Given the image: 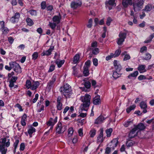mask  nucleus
Here are the masks:
<instances>
[{
    "instance_id": "37",
    "label": "nucleus",
    "mask_w": 154,
    "mask_h": 154,
    "mask_svg": "<svg viewBox=\"0 0 154 154\" xmlns=\"http://www.w3.org/2000/svg\"><path fill=\"white\" fill-rule=\"evenodd\" d=\"M117 72L118 71H116L114 72L112 75L113 77L115 79L121 76V74L118 73Z\"/></svg>"
},
{
    "instance_id": "18",
    "label": "nucleus",
    "mask_w": 154,
    "mask_h": 154,
    "mask_svg": "<svg viewBox=\"0 0 154 154\" xmlns=\"http://www.w3.org/2000/svg\"><path fill=\"white\" fill-rule=\"evenodd\" d=\"M114 66L115 69H116V71L119 72L122 69L121 65L116 60H114L113 62Z\"/></svg>"
},
{
    "instance_id": "12",
    "label": "nucleus",
    "mask_w": 154,
    "mask_h": 154,
    "mask_svg": "<svg viewBox=\"0 0 154 154\" xmlns=\"http://www.w3.org/2000/svg\"><path fill=\"white\" fill-rule=\"evenodd\" d=\"M57 76V74H54L51 80L49 81L48 83V88H51L56 80V78Z\"/></svg>"
},
{
    "instance_id": "24",
    "label": "nucleus",
    "mask_w": 154,
    "mask_h": 154,
    "mask_svg": "<svg viewBox=\"0 0 154 154\" xmlns=\"http://www.w3.org/2000/svg\"><path fill=\"white\" fill-rule=\"evenodd\" d=\"M135 128H136L137 129V131L139 130H142L145 129L146 126L144 125L142 123L139 124L137 126H134Z\"/></svg>"
},
{
    "instance_id": "39",
    "label": "nucleus",
    "mask_w": 154,
    "mask_h": 154,
    "mask_svg": "<svg viewBox=\"0 0 154 154\" xmlns=\"http://www.w3.org/2000/svg\"><path fill=\"white\" fill-rule=\"evenodd\" d=\"M27 24L29 26H31L34 24L32 20L29 18H27L26 19Z\"/></svg>"
},
{
    "instance_id": "30",
    "label": "nucleus",
    "mask_w": 154,
    "mask_h": 154,
    "mask_svg": "<svg viewBox=\"0 0 154 154\" xmlns=\"http://www.w3.org/2000/svg\"><path fill=\"white\" fill-rule=\"evenodd\" d=\"M79 55L78 54H76L73 58L72 63L73 64L77 63L79 62Z\"/></svg>"
},
{
    "instance_id": "15",
    "label": "nucleus",
    "mask_w": 154,
    "mask_h": 154,
    "mask_svg": "<svg viewBox=\"0 0 154 154\" xmlns=\"http://www.w3.org/2000/svg\"><path fill=\"white\" fill-rule=\"evenodd\" d=\"M122 5L125 8H127L129 5H131L133 4L132 0H122Z\"/></svg>"
},
{
    "instance_id": "11",
    "label": "nucleus",
    "mask_w": 154,
    "mask_h": 154,
    "mask_svg": "<svg viewBox=\"0 0 154 154\" xmlns=\"http://www.w3.org/2000/svg\"><path fill=\"white\" fill-rule=\"evenodd\" d=\"M13 69L14 71L17 73L21 72V68L19 64L15 62H13Z\"/></svg>"
},
{
    "instance_id": "9",
    "label": "nucleus",
    "mask_w": 154,
    "mask_h": 154,
    "mask_svg": "<svg viewBox=\"0 0 154 154\" xmlns=\"http://www.w3.org/2000/svg\"><path fill=\"white\" fill-rule=\"evenodd\" d=\"M118 143V139L117 138L113 139L109 144V145L112 150H114L115 147H116Z\"/></svg>"
},
{
    "instance_id": "54",
    "label": "nucleus",
    "mask_w": 154,
    "mask_h": 154,
    "mask_svg": "<svg viewBox=\"0 0 154 154\" xmlns=\"http://www.w3.org/2000/svg\"><path fill=\"white\" fill-rule=\"evenodd\" d=\"M112 21V19L110 17H108L106 22V25L109 26L110 25L111 22Z\"/></svg>"
},
{
    "instance_id": "56",
    "label": "nucleus",
    "mask_w": 154,
    "mask_h": 154,
    "mask_svg": "<svg viewBox=\"0 0 154 154\" xmlns=\"http://www.w3.org/2000/svg\"><path fill=\"white\" fill-rule=\"evenodd\" d=\"M41 7L42 9H44L46 7V3L45 2L43 1L41 3Z\"/></svg>"
},
{
    "instance_id": "49",
    "label": "nucleus",
    "mask_w": 154,
    "mask_h": 154,
    "mask_svg": "<svg viewBox=\"0 0 154 154\" xmlns=\"http://www.w3.org/2000/svg\"><path fill=\"white\" fill-rule=\"evenodd\" d=\"M30 14L32 16H36L37 15L36 11L34 10H32L28 11Z\"/></svg>"
},
{
    "instance_id": "58",
    "label": "nucleus",
    "mask_w": 154,
    "mask_h": 154,
    "mask_svg": "<svg viewBox=\"0 0 154 154\" xmlns=\"http://www.w3.org/2000/svg\"><path fill=\"white\" fill-rule=\"evenodd\" d=\"M73 74L75 75H76L78 73L77 70L75 66L73 67Z\"/></svg>"
},
{
    "instance_id": "13",
    "label": "nucleus",
    "mask_w": 154,
    "mask_h": 154,
    "mask_svg": "<svg viewBox=\"0 0 154 154\" xmlns=\"http://www.w3.org/2000/svg\"><path fill=\"white\" fill-rule=\"evenodd\" d=\"M140 106L141 109L143 110V112L145 113L147 112V105L146 102L144 101H142L140 103Z\"/></svg>"
},
{
    "instance_id": "55",
    "label": "nucleus",
    "mask_w": 154,
    "mask_h": 154,
    "mask_svg": "<svg viewBox=\"0 0 154 154\" xmlns=\"http://www.w3.org/2000/svg\"><path fill=\"white\" fill-rule=\"evenodd\" d=\"M114 54L113 53H111L109 55L107 56L106 57V60H109L112 58L114 57Z\"/></svg>"
},
{
    "instance_id": "27",
    "label": "nucleus",
    "mask_w": 154,
    "mask_h": 154,
    "mask_svg": "<svg viewBox=\"0 0 154 154\" xmlns=\"http://www.w3.org/2000/svg\"><path fill=\"white\" fill-rule=\"evenodd\" d=\"M65 61L64 60H60L59 59H57L55 61V62L57 65L58 67H60L64 63Z\"/></svg>"
},
{
    "instance_id": "21",
    "label": "nucleus",
    "mask_w": 154,
    "mask_h": 154,
    "mask_svg": "<svg viewBox=\"0 0 154 154\" xmlns=\"http://www.w3.org/2000/svg\"><path fill=\"white\" fill-rule=\"evenodd\" d=\"M104 120L103 117V116H99L95 120L94 123L95 124H100L102 123Z\"/></svg>"
},
{
    "instance_id": "47",
    "label": "nucleus",
    "mask_w": 154,
    "mask_h": 154,
    "mask_svg": "<svg viewBox=\"0 0 154 154\" xmlns=\"http://www.w3.org/2000/svg\"><path fill=\"white\" fill-rule=\"evenodd\" d=\"M92 53L94 55H96L99 53V49L97 48H95L94 49H92Z\"/></svg>"
},
{
    "instance_id": "6",
    "label": "nucleus",
    "mask_w": 154,
    "mask_h": 154,
    "mask_svg": "<svg viewBox=\"0 0 154 154\" xmlns=\"http://www.w3.org/2000/svg\"><path fill=\"white\" fill-rule=\"evenodd\" d=\"M82 4L81 1L80 0L73 1L71 2L70 6L73 9H76L77 8L81 6Z\"/></svg>"
},
{
    "instance_id": "34",
    "label": "nucleus",
    "mask_w": 154,
    "mask_h": 154,
    "mask_svg": "<svg viewBox=\"0 0 154 154\" xmlns=\"http://www.w3.org/2000/svg\"><path fill=\"white\" fill-rule=\"evenodd\" d=\"M84 71H83V74H84V75L85 76H87L89 74V72L88 69L87 67H84Z\"/></svg>"
},
{
    "instance_id": "61",
    "label": "nucleus",
    "mask_w": 154,
    "mask_h": 154,
    "mask_svg": "<svg viewBox=\"0 0 154 154\" xmlns=\"http://www.w3.org/2000/svg\"><path fill=\"white\" fill-rule=\"evenodd\" d=\"M17 79V77L15 76H13L11 78L10 82L14 83L15 82Z\"/></svg>"
},
{
    "instance_id": "28",
    "label": "nucleus",
    "mask_w": 154,
    "mask_h": 154,
    "mask_svg": "<svg viewBox=\"0 0 154 154\" xmlns=\"http://www.w3.org/2000/svg\"><path fill=\"white\" fill-rule=\"evenodd\" d=\"M138 74V72L137 71H134L133 73L129 75L128 77L129 79H131V77H133L135 78Z\"/></svg>"
},
{
    "instance_id": "63",
    "label": "nucleus",
    "mask_w": 154,
    "mask_h": 154,
    "mask_svg": "<svg viewBox=\"0 0 154 154\" xmlns=\"http://www.w3.org/2000/svg\"><path fill=\"white\" fill-rule=\"evenodd\" d=\"M138 79L139 80L141 81L143 79H146V77L144 75H141L138 77Z\"/></svg>"
},
{
    "instance_id": "16",
    "label": "nucleus",
    "mask_w": 154,
    "mask_h": 154,
    "mask_svg": "<svg viewBox=\"0 0 154 154\" xmlns=\"http://www.w3.org/2000/svg\"><path fill=\"white\" fill-rule=\"evenodd\" d=\"M20 17V14L19 13H16L14 16L12 17L10 19V21L13 23H15L17 21Z\"/></svg>"
},
{
    "instance_id": "19",
    "label": "nucleus",
    "mask_w": 154,
    "mask_h": 154,
    "mask_svg": "<svg viewBox=\"0 0 154 154\" xmlns=\"http://www.w3.org/2000/svg\"><path fill=\"white\" fill-rule=\"evenodd\" d=\"M100 133L97 137V142L99 143L102 142L104 140V138H103V129H100Z\"/></svg>"
},
{
    "instance_id": "43",
    "label": "nucleus",
    "mask_w": 154,
    "mask_h": 154,
    "mask_svg": "<svg viewBox=\"0 0 154 154\" xmlns=\"http://www.w3.org/2000/svg\"><path fill=\"white\" fill-rule=\"evenodd\" d=\"M32 83L29 80H27L26 82V88L29 89L30 88L31 85Z\"/></svg>"
},
{
    "instance_id": "3",
    "label": "nucleus",
    "mask_w": 154,
    "mask_h": 154,
    "mask_svg": "<svg viewBox=\"0 0 154 154\" xmlns=\"http://www.w3.org/2000/svg\"><path fill=\"white\" fill-rule=\"evenodd\" d=\"M144 2V0H138L134 2L132 5L134 11L140 10L143 7Z\"/></svg>"
},
{
    "instance_id": "7",
    "label": "nucleus",
    "mask_w": 154,
    "mask_h": 154,
    "mask_svg": "<svg viewBox=\"0 0 154 154\" xmlns=\"http://www.w3.org/2000/svg\"><path fill=\"white\" fill-rule=\"evenodd\" d=\"M2 141H0V145H3L4 146L8 147L10 145V139L8 137H6L1 139Z\"/></svg>"
},
{
    "instance_id": "29",
    "label": "nucleus",
    "mask_w": 154,
    "mask_h": 154,
    "mask_svg": "<svg viewBox=\"0 0 154 154\" xmlns=\"http://www.w3.org/2000/svg\"><path fill=\"white\" fill-rule=\"evenodd\" d=\"M7 151V149L3 145H0V152L1 154H6Z\"/></svg>"
},
{
    "instance_id": "41",
    "label": "nucleus",
    "mask_w": 154,
    "mask_h": 154,
    "mask_svg": "<svg viewBox=\"0 0 154 154\" xmlns=\"http://www.w3.org/2000/svg\"><path fill=\"white\" fill-rule=\"evenodd\" d=\"M112 131V128H109L106 130V132L107 137H109L110 136Z\"/></svg>"
},
{
    "instance_id": "44",
    "label": "nucleus",
    "mask_w": 154,
    "mask_h": 154,
    "mask_svg": "<svg viewBox=\"0 0 154 154\" xmlns=\"http://www.w3.org/2000/svg\"><path fill=\"white\" fill-rule=\"evenodd\" d=\"M1 30L2 31V34H6L8 33L9 31V30L8 29L5 27L4 28H3V29H2Z\"/></svg>"
},
{
    "instance_id": "4",
    "label": "nucleus",
    "mask_w": 154,
    "mask_h": 154,
    "mask_svg": "<svg viewBox=\"0 0 154 154\" xmlns=\"http://www.w3.org/2000/svg\"><path fill=\"white\" fill-rule=\"evenodd\" d=\"M127 33V31H126L125 32H120L119 34V38L117 39V43L118 45H122L126 38V35Z\"/></svg>"
},
{
    "instance_id": "33",
    "label": "nucleus",
    "mask_w": 154,
    "mask_h": 154,
    "mask_svg": "<svg viewBox=\"0 0 154 154\" xmlns=\"http://www.w3.org/2000/svg\"><path fill=\"white\" fill-rule=\"evenodd\" d=\"M60 18L58 16H55L52 18L53 21L54 22H57V23H58L60 22Z\"/></svg>"
},
{
    "instance_id": "64",
    "label": "nucleus",
    "mask_w": 154,
    "mask_h": 154,
    "mask_svg": "<svg viewBox=\"0 0 154 154\" xmlns=\"http://www.w3.org/2000/svg\"><path fill=\"white\" fill-rule=\"evenodd\" d=\"M131 57L128 54L125 55L123 59V60L125 61L128 60L130 59Z\"/></svg>"
},
{
    "instance_id": "17",
    "label": "nucleus",
    "mask_w": 154,
    "mask_h": 154,
    "mask_svg": "<svg viewBox=\"0 0 154 154\" xmlns=\"http://www.w3.org/2000/svg\"><path fill=\"white\" fill-rule=\"evenodd\" d=\"M54 49V47L53 46H51L48 50L44 51L41 54L42 56L45 55L49 56L51 54L52 51Z\"/></svg>"
},
{
    "instance_id": "20",
    "label": "nucleus",
    "mask_w": 154,
    "mask_h": 154,
    "mask_svg": "<svg viewBox=\"0 0 154 154\" xmlns=\"http://www.w3.org/2000/svg\"><path fill=\"white\" fill-rule=\"evenodd\" d=\"M39 85V83L38 81L33 82L32 83L31 85L30 88L32 90H35Z\"/></svg>"
},
{
    "instance_id": "40",
    "label": "nucleus",
    "mask_w": 154,
    "mask_h": 154,
    "mask_svg": "<svg viewBox=\"0 0 154 154\" xmlns=\"http://www.w3.org/2000/svg\"><path fill=\"white\" fill-rule=\"evenodd\" d=\"M74 132L73 129L72 128H69L68 130V136L69 137H71L73 134Z\"/></svg>"
},
{
    "instance_id": "26",
    "label": "nucleus",
    "mask_w": 154,
    "mask_h": 154,
    "mask_svg": "<svg viewBox=\"0 0 154 154\" xmlns=\"http://www.w3.org/2000/svg\"><path fill=\"white\" fill-rule=\"evenodd\" d=\"M27 116L26 114H24L23 116L21 121V124L23 126H25L26 125V123L25 121L26 120Z\"/></svg>"
},
{
    "instance_id": "8",
    "label": "nucleus",
    "mask_w": 154,
    "mask_h": 154,
    "mask_svg": "<svg viewBox=\"0 0 154 154\" xmlns=\"http://www.w3.org/2000/svg\"><path fill=\"white\" fill-rule=\"evenodd\" d=\"M116 0H109L108 1H106L105 2L106 7L108 8L109 10H111L112 8V7H110L109 5L115 6L116 5V3H115Z\"/></svg>"
},
{
    "instance_id": "57",
    "label": "nucleus",
    "mask_w": 154,
    "mask_h": 154,
    "mask_svg": "<svg viewBox=\"0 0 154 154\" xmlns=\"http://www.w3.org/2000/svg\"><path fill=\"white\" fill-rule=\"evenodd\" d=\"M91 63V61L88 60L86 61L85 63V65L84 67H87L89 68Z\"/></svg>"
},
{
    "instance_id": "53",
    "label": "nucleus",
    "mask_w": 154,
    "mask_h": 154,
    "mask_svg": "<svg viewBox=\"0 0 154 154\" xmlns=\"http://www.w3.org/2000/svg\"><path fill=\"white\" fill-rule=\"evenodd\" d=\"M92 20L91 19H90L88 21V24L87 25V27L88 28H91L92 26Z\"/></svg>"
},
{
    "instance_id": "52",
    "label": "nucleus",
    "mask_w": 154,
    "mask_h": 154,
    "mask_svg": "<svg viewBox=\"0 0 154 154\" xmlns=\"http://www.w3.org/2000/svg\"><path fill=\"white\" fill-rule=\"evenodd\" d=\"M32 59L33 60H36L38 57V54L37 52H35L32 55Z\"/></svg>"
},
{
    "instance_id": "48",
    "label": "nucleus",
    "mask_w": 154,
    "mask_h": 154,
    "mask_svg": "<svg viewBox=\"0 0 154 154\" xmlns=\"http://www.w3.org/2000/svg\"><path fill=\"white\" fill-rule=\"evenodd\" d=\"M19 140L17 139V140H16L15 141V142L14 143V152H15L16 149V148L17 147V146L18 144L19 143Z\"/></svg>"
},
{
    "instance_id": "51",
    "label": "nucleus",
    "mask_w": 154,
    "mask_h": 154,
    "mask_svg": "<svg viewBox=\"0 0 154 154\" xmlns=\"http://www.w3.org/2000/svg\"><path fill=\"white\" fill-rule=\"evenodd\" d=\"M121 52V51L120 49H118L116 50L115 53L114 55V57H117L120 54Z\"/></svg>"
},
{
    "instance_id": "36",
    "label": "nucleus",
    "mask_w": 154,
    "mask_h": 154,
    "mask_svg": "<svg viewBox=\"0 0 154 154\" xmlns=\"http://www.w3.org/2000/svg\"><path fill=\"white\" fill-rule=\"evenodd\" d=\"M136 106L135 105H133L132 106H130L129 107L127 108L126 109L127 112L128 113L132 110L134 109Z\"/></svg>"
},
{
    "instance_id": "23",
    "label": "nucleus",
    "mask_w": 154,
    "mask_h": 154,
    "mask_svg": "<svg viewBox=\"0 0 154 154\" xmlns=\"http://www.w3.org/2000/svg\"><path fill=\"white\" fill-rule=\"evenodd\" d=\"M145 65H139V66L137 67V69L140 72V73H141L146 72V70L145 69Z\"/></svg>"
},
{
    "instance_id": "50",
    "label": "nucleus",
    "mask_w": 154,
    "mask_h": 154,
    "mask_svg": "<svg viewBox=\"0 0 154 154\" xmlns=\"http://www.w3.org/2000/svg\"><path fill=\"white\" fill-rule=\"evenodd\" d=\"M133 144L132 141L129 140L126 143V146L128 147L132 146Z\"/></svg>"
},
{
    "instance_id": "45",
    "label": "nucleus",
    "mask_w": 154,
    "mask_h": 154,
    "mask_svg": "<svg viewBox=\"0 0 154 154\" xmlns=\"http://www.w3.org/2000/svg\"><path fill=\"white\" fill-rule=\"evenodd\" d=\"M84 85L87 89H89L91 87V83L89 81L86 82H85Z\"/></svg>"
},
{
    "instance_id": "60",
    "label": "nucleus",
    "mask_w": 154,
    "mask_h": 154,
    "mask_svg": "<svg viewBox=\"0 0 154 154\" xmlns=\"http://www.w3.org/2000/svg\"><path fill=\"white\" fill-rule=\"evenodd\" d=\"M5 22L4 21H0V30H1L5 26Z\"/></svg>"
},
{
    "instance_id": "42",
    "label": "nucleus",
    "mask_w": 154,
    "mask_h": 154,
    "mask_svg": "<svg viewBox=\"0 0 154 154\" xmlns=\"http://www.w3.org/2000/svg\"><path fill=\"white\" fill-rule=\"evenodd\" d=\"M96 130L93 129H91L90 132V136L91 137H93L96 134Z\"/></svg>"
},
{
    "instance_id": "35",
    "label": "nucleus",
    "mask_w": 154,
    "mask_h": 154,
    "mask_svg": "<svg viewBox=\"0 0 154 154\" xmlns=\"http://www.w3.org/2000/svg\"><path fill=\"white\" fill-rule=\"evenodd\" d=\"M35 131V128L33 127H31L28 131V134L30 136V137H31L32 134Z\"/></svg>"
},
{
    "instance_id": "25",
    "label": "nucleus",
    "mask_w": 154,
    "mask_h": 154,
    "mask_svg": "<svg viewBox=\"0 0 154 154\" xmlns=\"http://www.w3.org/2000/svg\"><path fill=\"white\" fill-rule=\"evenodd\" d=\"M93 103L94 105H98L101 103V100L100 98V96H97L94 99Z\"/></svg>"
},
{
    "instance_id": "10",
    "label": "nucleus",
    "mask_w": 154,
    "mask_h": 154,
    "mask_svg": "<svg viewBox=\"0 0 154 154\" xmlns=\"http://www.w3.org/2000/svg\"><path fill=\"white\" fill-rule=\"evenodd\" d=\"M138 131L137 129L134 126V128L130 131L129 135V137L130 138L134 137L137 135Z\"/></svg>"
},
{
    "instance_id": "38",
    "label": "nucleus",
    "mask_w": 154,
    "mask_h": 154,
    "mask_svg": "<svg viewBox=\"0 0 154 154\" xmlns=\"http://www.w3.org/2000/svg\"><path fill=\"white\" fill-rule=\"evenodd\" d=\"M124 125L125 127H128L129 126H134L132 122L131 121H128L127 122H125L124 124Z\"/></svg>"
},
{
    "instance_id": "5",
    "label": "nucleus",
    "mask_w": 154,
    "mask_h": 154,
    "mask_svg": "<svg viewBox=\"0 0 154 154\" xmlns=\"http://www.w3.org/2000/svg\"><path fill=\"white\" fill-rule=\"evenodd\" d=\"M66 129V126L63 125L61 123H58L56 127V133L58 134H63Z\"/></svg>"
},
{
    "instance_id": "62",
    "label": "nucleus",
    "mask_w": 154,
    "mask_h": 154,
    "mask_svg": "<svg viewBox=\"0 0 154 154\" xmlns=\"http://www.w3.org/2000/svg\"><path fill=\"white\" fill-rule=\"evenodd\" d=\"M15 107L18 108L20 111H22L23 110L22 106L19 103L17 104L15 106Z\"/></svg>"
},
{
    "instance_id": "32",
    "label": "nucleus",
    "mask_w": 154,
    "mask_h": 154,
    "mask_svg": "<svg viewBox=\"0 0 154 154\" xmlns=\"http://www.w3.org/2000/svg\"><path fill=\"white\" fill-rule=\"evenodd\" d=\"M13 62H14L11 61L9 63V64L10 66H9L7 65H6L5 66V69L8 71H10L13 68Z\"/></svg>"
},
{
    "instance_id": "1",
    "label": "nucleus",
    "mask_w": 154,
    "mask_h": 154,
    "mask_svg": "<svg viewBox=\"0 0 154 154\" xmlns=\"http://www.w3.org/2000/svg\"><path fill=\"white\" fill-rule=\"evenodd\" d=\"M80 100L83 102L80 106L81 112L83 110L87 111L90 104L91 96L88 94H85V96L81 97Z\"/></svg>"
},
{
    "instance_id": "14",
    "label": "nucleus",
    "mask_w": 154,
    "mask_h": 154,
    "mask_svg": "<svg viewBox=\"0 0 154 154\" xmlns=\"http://www.w3.org/2000/svg\"><path fill=\"white\" fill-rule=\"evenodd\" d=\"M62 97L59 96L57 98V107L58 110H61L62 109V104L61 102Z\"/></svg>"
},
{
    "instance_id": "59",
    "label": "nucleus",
    "mask_w": 154,
    "mask_h": 154,
    "mask_svg": "<svg viewBox=\"0 0 154 154\" xmlns=\"http://www.w3.org/2000/svg\"><path fill=\"white\" fill-rule=\"evenodd\" d=\"M146 57L145 58V59L146 60H148L151 59V54L148 53L146 54Z\"/></svg>"
},
{
    "instance_id": "46",
    "label": "nucleus",
    "mask_w": 154,
    "mask_h": 154,
    "mask_svg": "<svg viewBox=\"0 0 154 154\" xmlns=\"http://www.w3.org/2000/svg\"><path fill=\"white\" fill-rule=\"evenodd\" d=\"M49 25L52 29H54L55 28L57 24L56 23L49 22Z\"/></svg>"
},
{
    "instance_id": "31",
    "label": "nucleus",
    "mask_w": 154,
    "mask_h": 154,
    "mask_svg": "<svg viewBox=\"0 0 154 154\" xmlns=\"http://www.w3.org/2000/svg\"><path fill=\"white\" fill-rule=\"evenodd\" d=\"M152 9V5L150 4H148L146 5L144 9L143 10L145 11L148 12L150 11Z\"/></svg>"
},
{
    "instance_id": "2",
    "label": "nucleus",
    "mask_w": 154,
    "mask_h": 154,
    "mask_svg": "<svg viewBox=\"0 0 154 154\" xmlns=\"http://www.w3.org/2000/svg\"><path fill=\"white\" fill-rule=\"evenodd\" d=\"M60 91L62 95L64 96L66 98L69 97L72 94L71 87L67 83L64 85L63 87H61Z\"/></svg>"
},
{
    "instance_id": "22",
    "label": "nucleus",
    "mask_w": 154,
    "mask_h": 154,
    "mask_svg": "<svg viewBox=\"0 0 154 154\" xmlns=\"http://www.w3.org/2000/svg\"><path fill=\"white\" fill-rule=\"evenodd\" d=\"M47 125L48 126H50L51 127H50V129L48 131L45 132V134H46L48 133L50 130H52L53 128V126L54 125V123H53V122H52V118H51L47 122Z\"/></svg>"
}]
</instances>
